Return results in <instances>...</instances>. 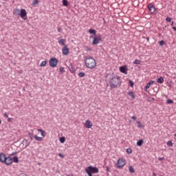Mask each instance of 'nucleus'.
I'll list each match as a JSON object with an SVG mask.
<instances>
[{
	"label": "nucleus",
	"mask_w": 176,
	"mask_h": 176,
	"mask_svg": "<svg viewBox=\"0 0 176 176\" xmlns=\"http://www.w3.org/2000/svg\"><path fill=\"white\" fill-rule=\"evenodd\" d=\"M13 14H14V16H20V9L16 8L15 10H14Z\"/></svg>",
	"instance_id": "nucleus-19"
},
{
	"label": "nucleus",
	"mask_w": 176,
	"mask_h": 176,
	"mask_svg": "<svg viewBox=\"0 0 176 176\" xmlns=\"http://www.w3.org/2000/svg\"><path fill=\"white\" fill-rule=\"evenodd\" d=\"M13 120V118H8L7 121L8 122H12Z\"/></svg>",
	"instance_id": "nucleus-46"
},
{
	"label": "nucleus",
	"mask_w": 176,
	"mask_h": 176,
	"mask_svg": "<svg viewBox=\"0 0 176 176\" xmlns=\"http://www.w3.org/2000/svg\"><path fill=\"white\" fill-rule=\"evenodd\" d=\"M78 76L80 77V78H84V76L86 75L85 74V72H80V73H78Z\"/></svg>",
	"instance_id": "nucleus-35"
},
{
	"label": "nucleus",
	"mask_w": 176,
	"mask_h": 176,
	"mask_svg": "<svg viewBox=\"0 0 176 176\" xmlns=\"http://www.w3.org/2000/svg\"><path fill=\"white\" fill-rule=\"evenodd\" d=\"M164 157H159L158 160H160V162H162V160H164Z\"/></svg>",
	"instance_id": "nucleus-48"
},
{
	"label": "nucleus",
	"mask_w": 176,
	"mask_h": 176,
	"mask_svg": "<svg viewBox=\"0 0 176 176\" xmlns=\"http://www.w3.org/2000/svg\"><path fill=\"white\" fill-rule=\"evenodd\" d=\"M166 145H168V146H173V141L169 140L167 142Z\"/></svg>",
	"instance_id": "nucleus-36"
},
{
	"label": "nucleus",
	"mask_w": 176,
	"mask_h": 176,
	"mask_svg": "<svg viewBox=\"0 0 176 176\" xmlns=\"http://www.w3.org/2000/svg\"><path fill=\"white\" fill-rule=\"evenodd\" d=\"M171 20H172V19L170 16H167L166 18V21H167V23H171Z\"/></svg>",
	"instance_id": "nucleus-39"
},
{
	"label": "nucleus",
	"mask_w": 176,
	"mask_h": 176,
	"mask_svg": "<svg viewBox=\"0 0 176 176\" xmlns=\"http://www.w3.org/2000/svg\"><path fill=\"white\" fill-rule=\"evenodd\" d=\"M105 168H106V171H107L108 173H111V170L109 169V166H106Z\"/></svg>",
	"instance_id": "nucleus-43"
},
{
	"label": "nucleus",
	"mask_w": 176,
	"mask_h": 176,
	"mask_svg": "<svg viewBox=\"0 0 176 176\" xmlns=\"http://www.w3.org/2000/svg\"><path fill=\"white\" fill-rule=\"evenodd\" d=\"M142 144H144V140L142 139L139 140L136 143L138 146H142Z\"/></svg>",
	"instance_id": "nucleus-22"
},
{
	"label": "nucleus",
	"mask_w": 176,
	"mask_h": 176,
	"mask_svg": "<svg viewBox=\"0 0 176 176\" xmlns=\"http://www.w3.org/2000/svg\"><path fill=\"white\" fill-rule=\"evenodd\" d=\"M6 159V155L3 153H0V162H1V163H4Z\"/></svg>",
	"instance_id": "nucleus-13"
},
{
	"label": "nucleus",
	"mask_w": 176,
	"mask_h": 176,
	"mask_svg": "<svg viewBox=\"0 0 176 176\" xmlns=\"http://www.w3.org/2000/svg\"><path fill=\"white\" fill-rule=\"evenodd\" d=\"M102 42V38L101 35L94 36V40L92 41L93 45H98V43H101Z\"/></svg>",
	"instance_id": "nucleus-6"
},
{
	"label": "nucleus",
	"mask_w": 176,
	"mask_h": 176,
	"mask_svg": "<svg viewBox=\"0 0 176 176\" xmlns=\"http://www.w3.org/2000/svg\"><path fill=\"white\" fill-rule=\"evenodd\" d=\"M1 123H2V121L0 120V124H1Z\"/></svg>",
	"instance_id": "nucleus-55"
},
{
	"label": "nucleus",
	"mask_w": 176,
	"mask_h": 176,
	"mask_svg": "<svg viewBox=\"0 0 176 176\" xmlns=\"http://www.w3.org/2000/svg\"><path fill=\"white\" fill-rule=\"evenodd\" d=\"M34 138H35V140H36V141H40V142L43 141V138H42L36 135H35L34 136Z\"/></svg>",
	"instance_id": "nucleus-25"
},
{
	"label": "nucleus",
	"mask_w": 176,
	"mask_h": 176,
	"mask_svg": "<svg viewBox=\"0 0 176 176\" xmlns=\"http://www.w3.org/2000/svg\"><path fill=\"white\" fill-rule=\"evenodd\" d=\"M65 42H66V41L64 38L60 39L58 41V43H59V45H61V46H65Z\"/></svg>",
	"instance_id": "nucleus-20"
},
{
	"label": "nucleus",
	"mask_w": 176,
	"mask_h": 176,
	"mask_svg": "<svg viewBox=\"0 0 176 176\" xmlns=\"http://www.w3.org/2000/svg\"><path fill=\"white\" fill-rule=\"evenodd\" d=\"M129 170L131 174H134L135 173V170H134V168H133L132 166H129Z\"/></svg>",
	"instance_id": "nucleus-23"
},
{
	"label": "nucleus",
	"mask_w": 176,
	"mask_h": 176,
	"mask_svg": "<svg viewBox=\"0 0 176 176\" xmlns=\"http://www.w3.org/2000/svg\"><path fill=\"white\" fill-rule=\"evenodd\" d=\"M109 85L111 90L113 89H118V87H120V86L122 85V80L120 79V77L118 75L112 76L111 78H110Z\"/></svg>",
	"instance_id": "nucleus-1"
},
{
	"label": "nucleus",
	"mask_w": 176,
	"mask_h": 176,
	"mask_svg": "<svg viewBox=\"0 0 176 176\" xmlns=\"http://www.w3.org/2000/svg\"><path fill=\"white\" fill-rule=\"evenodd\" d=\"M92 176H93V175H92ZM94 176H100V175H94Z\"/></svg>",
	"instance_id": "nucleus-56"
},
{
	"label": "nucleus",
	"mask_w": 176,
	"mask_h": 176,
	"mask_svg": "<svg viewBox=\"0 0 176 176\" xmlns=\"http://www.w3.org/2000/svg\"><path fill=\"white\" fill-rule=\"evenodd\" d=\"M47 62L46 60H43L41 62L40 67H45Z\"/></svg>",
	"instance_id": "nucleus-34"
},
{
	"label": "nucleus",
	"mask_w": 176,
	"mask_h": 176,
	"mask_svg": "<svg viewBox=\"0 0 176 176\" xmlns=\"http://www.w3.org/2000/svg\"><path fill=\"white\" fill-rule=\"evenodd\" d=\"M85 124L87 129H91V127H93V123H91V121H90L89 120H87L85 122Z\"/></svg>",
	"instance_id": "nucleus-12"
},
{
	"label": "nucleus",
	"mask_w": 176,
	"mask_h": 176,
	"mask_svg": "<svg viewBox=\"0 0 176 176\" xmlns=\"http://www.w3.org/2000/svg\"><path fill=\"white\" fill-rule=\"evenodd\" d=\"M172 28H173V30H174V31H176V27L175 26H173Z\"/></svg>",
	"instance_id": "nucleus-53"
},
{
	"label": "nucleus",
	"mask_w": 176,
	"mask_h": 176,
	"mask_svg": "<svg viewBox=\"0 0 176 176\" xmlns=\"http://www.w3.org/2000/svg\"><path fill=\"white\" fill-rule=\"evenodd\" d=\"M38 164H41V163H38Z\"/></svg>",
	"instance_id": "nucleus-61"
},
{
	"label": "nucleus",
	"mask_w": 176,
	"mask_h": 176,
	"mask_svg": "<svg viewBox=\"0 0 176 176\" xmlns=\"http://www.w3.org/2000/svg\"><path fill=\"white\" fill-rule=\"evenodd\" d=\"M108 77V74H107V76H106V78H107Z\"/></svg>",
	"instance_id": "nucleus-58"
},
{
	"label": "nucleus",
	"mask_w": 176,
	"mask_h": 176,
	"mask_svg": "<svg viewBox=\"0 0 176 176\" xmlns=\"http://www.w3.org/2000/svg\"><path fill=\"white\" fill-rule=\"evenodd\" d=\"M150 101H155V98H151V99L150 100Z\"/></svg>",
	"instance_id": "nucleus-54"
},
{
	"label": "nucleus",
	"mask_w": 176,
	"mask_h": 176,
	"mask_svg": "<svg viewBox=\"0 0 176 176\" xmlns=\"http://www.w3.org/2000/svg\"><path fill=\"white\" fill-rule=\"evenodd\" d=\"M69 71H70L72 74L76 71V69H75V67L72 65V64H70L68 67Z\"/></svg>",
	"instance_id": "nucleus-16"
},
{
	"label": "nucleus",
	"mask_w": 176,
	"mask_h": 176,
	"mask_svg": "<svg viewBox=\"0 0 176 176\" xmlns=\"http://www.w3.org/2000/svg\"><path fill=\"white\" fill-rule=\"evenodd\" d=\"M90 38H93V36H90Z\"/></svg>",
	"instance_id": "nucleus-59"
},
{
	"label": "nucleus",
	"mask_w": 176,
	"mask_h": 176,
	"mask_svg": "<svg viewBox=\"0 0 176 176\" xmlns=\"http://www.w3.org/2000/svg\"><path fill=\"white\" fill-rule=\"evenodd\" d=\"M14 155H17V151H14L11 154H10V156H14Z\"/></svg>",
	"instance_id": "nucleus-42"
},
{
	"label": "nucleus",
	"mask_w": 176,
	"mask_h": 176,
	"mask_svg": "<svg viewBox=\"0 0 176 176\" xmlns=\"http://www.w3.org/2000/svg\"><path fill=\"white\" fill-rule=\"evenodd\" d=\"M19 16L21 19H23V20H27V18H25L27 17V11L25 9H21Z\"/></svg>",
	"instance_id": "nucleus-8"
},
{
	"label": "nucleus",
	"mask_w": 176,
	"mask_h": 176,
	"mask_svg": "<svg viewBox=\"0 0 176 176\" xmlns=\"http://www.w3.org/2000/svg\"><path fill=\"white\" fill-rule=\"evenodd\" d=\"M175 137H176V133L175 134Z\"/></svg>",
	"instance_id": "nucleus-60"
},
{
	"label": "nucleus",
	"mask_w": 176,
	"mask_h": 176,
	"mask_svg": "<svg viewBox=\"0 0 176 176\" xmlns=\"http://www.w3.org/2000/svg\"><path fill=\"white\" fill-rule=\"evenodd\" d=\"M128 96H129V97H131L132 100L135 99V96L134 95V92L133 91H129Z\"/></svg>",
	"instance_id": "nucleus-21"
},
{
	"label": "nucleus",
	"mask_w": 176,
	"mask_h": 176,
	"mask_svg": "<svg viewBox=\"0 0 176 176\" xmlns=\"http://www.w3.org/2000/svg\"><path fill=\"white\" fill-rule=\"evenodd\" d=\"M131 119H132V120H137V117H135V116H132V117H131Z\"/></svg>",
	"instance_id": "nucleus-45"
},
{
	"label": "nucleus",
	"mask_w": 176,
	"mask_h": 176,
	"mask_svg": "<svg viewBox=\"0 0 176 176\" xmlns=\"http://www.w3.org/2000/svg\"><path fill=\"white\" fill-rule=\"evenodd\" d=\"M21 175H24V174H23V173H21Z\"/></svg>",
	"instance_id": "nucleus-57"
},
{
	"label": "nucleus",
	"mask_w": 176,
	"mask_h": 176,
	"mask_svg": "<svg viewBox=\"0 0 176 176\" xmlns=\"http://www.w3.org/2000/svg\"><path fill=\"white\" fill-rule=\"evenodd\" d=\"M154 83H155V81L153 80H151L150 82H148L144 88V91H148V89L151 87V85H153Z\"/></svg>",
	"instance_id": "nucleus-14"
},
{
	"label": "nucleus",
	"mask_w": 176,
	"mask_h": 176,
	"mask_svg": "<svg viewBox=\"0 0 176 176\" xmlns=\"http://www.w3.org/2000/svg\"><path fill=\"white\" fill-rule=\"evenodd\" d=\"M158 44L160 45V46H163L164 45V41L162 40L159 41Z\"/></svg>",
	"instance_id": "nucleus-41"
},
{
	"label": "nucleus",
	"mask_w": 176,
	"mask_h": 176,
	"mask_svg": "<svg viewBox=\"0 0 176 176\" xmlns=\"http://www.w3.org/2000/svg\"><path fill=\"white\" fill-rule=\"evenodd\" d=\"M126 153H128V155H131V153H133V150L130 148H126Z\"/></svg>",
	"instance_id": "nucleus-32"
},
{
	"label": "nucleus",
	"mask_w": 176,
	"mask_h": 176,
	"mask_svg": "<svg viewBox=\"0 0 176 176\" xmlns=\"http://www.w3.org/2000/svg\"><path fill=\"white\" fill-rule=\"evenodd\" d=\"M143 38H144L146 41H147V42H149V37H143Z\"/></svg>",
	"instance_id": "nucleus-50"
},
{
	"label": "nucleus",
	"mask_w": 176,
	"mask_h": 176,
	"mask_svg": "<svg viewBox=\"0 0 176 176\" xmlns=\"http://www.w3.org/2000/svg\"><path fill=\"white\" fill-rule=\"evenodd\" d=\"M59 156L60 157H61L62 159H64V155L59 153Z\"/></svg>",
	"instance_id": "nucleus-47"
},
{
	"label": "nucleus",
	"mask_w": 176,
	"mask_h": 176,
	"mask_svg": "<svg viewBox=\"0 0 176 176\" xmlns=\"http://www.w3.org/2000/svg\"><path fill=\"white\" fill-rule=\"evenodd\" d=\"M129 85H130L131 87H134V82L133 80H129Z\"/></svg>",
	"instance_id": "nucleus-40"
},
{
	"label": "nucleus",
	"mask_w": 176,
	"mask_h": 176,
	"mask_svg": "<svg viewBox=\"0 0 176 176\" xmlns=\"http://www.w3.org/2000/svg\"><path fill=\"white\" fill-rule=\"evenodd\" d=\"M3 117L8 118H9V115H8L6 113H4Z\"/></svg>",
	"instance_id": "nucleus-44"
},
{
	"label": "nucleus",
	"mask_w": 176,
	"mask_h": 176,
	"mask_svg": "<svg viewBox=\"0 0 176 176\" xmlns=\"http://www.w3.org/2000/svg\"><path fill=\"white\" fill-rule=\"evenodd\" d=\"M99 171L98 168L96 166H89L85 168V173L88 176H93V174H97Z\"/></svg>",
	"instance_id": "nucleus-3"
},
{
	"label": "nucleus",
	"mask_w": 176,
	"mask_h": 176,
	"mask_svg": "<svg viewBox=\"0 0 176 176\" xmlns=\"http://www.w3.org/2000/svg\"><path fill=\"white\" fill-rule=\"evenodd\" d=\"M57 31L58 32H61V28H58Z\"/></svg>",
	"instance_id": "nucleus-49"
},
{
	"label": "nucleus",
	"mask_w": 176,
	"mask_h": 176,
	"mask_svg": "<svg viewBox=\"0 0 176 176\" xmlns=\"http://www.w3.org/2000/svg\"><path fill=\"white\" fill-rule=\"evenodd\" d=\"M170 25L173 27L174 25V21H172Z\"/></svg>",
	"instance_id": "nucleus-52"
},
{
	"label": "nucleus",
	"mask_w": 176,
	"mask_h": 176,
	"mask_svg": "<svg viewBox=\"0 0 176 176\" xmlns=\"http://www.w3.org/2000/svg\"><path fill=\"white\" fill-rule=\"evenodd\" d=\"M3 163L6 164V166H10V164L13 163V160L10 157H6Z\"/></svg>",
	"instance_id": "nucleus-9"
},
{
	"label": "nucleus",
	"mask_w": 176,
	"mask_h": 176,
	"mask_svg": "<svg viewBox=\"0 0 176 176\" xmlns=\"http://www.w3.org/2000/svg\"><path fill=\"white\" fill-rule=\"evenodd\" d=\"M62 3H63V6H68V1H67V0H63Z\"/></svg>",
	"instance_id": "nucleus-30"
},
{
	"label": "nucleus",
	"mask_w": 176,
	"mask_h": 176,
	"mask_svg": "<svg viewBox=\"0 0 176 176\" xmlns=\"http://www.w3.org/2000/svg\"><path fill=\"white\" fill-rule=\"evenodd\" d=\"M23 145L25 144V146L23 147V149H25V148H27L28 146H30V142H28L26 139H24L23 141H22V143Z\"/></svg>",
	"instance_id": "nucleus-15"
},
{
	"label": "nucleus",
	"mask_w": 176,
	"mask_h": 176,
	"mask_svg": "<svg viewBox=\"0 0 176 176\" xmlns=\"http://www.w3.org/2000/svg\"><path fill=\"white\" fill-rule=\"evenodd\" d=\"M28 136L30 137L31 141H32V140H34V133H28Z\"/></svg>",
	"instance_id": "nucleus-33"
},
{
	"label": "nucleus",
	"mask_w": 176,
	"mask_h": 176,
	"mask_svg": "<svg viewBox=\"0 0 176 176\" xmlns=\"http://www.w3.org/2000/svg\"><path fill=\"white\" fill-rule=\"evenodd\" d=\"M86 50H87V52H88V50H91V49L89 47H87Z\"/></svg>",
	"instance_id": "nucleus-51"
},
{
	"label": "nucleus",
	"mask_w": 176,
	"mask_h": 176,
	"mask_svg": "<svg viewBox=\"0 0 176 176\" xmlns=\"http://www.w3.org/2000/svg\"><path fill=\"white\" fill-rule=\"evenodd\" d=\"M60 74H64L65 72V69L63 67H61L59 69Z\"/></svg>",
	"instance_id": "nucleus-38"
},
{
	"label": "nucleus",
	"mask_w": 176,
	"mask_h": 176,
	"mask_svg": "<svg viewBox=\"0 0 176 176\" xmlns=\"http://www.w3.org/2000/svg\"><path fill=\"white\" fill-rule=\"evenodd\" d=\"M62 53L64 54V56L68 55V53H69V49L68 48V46H64V47L62 49Z\"/></svg>",
	"instance_id": "nucleus-10"
},
{
	"label": "nucleus",
	"mask_w": 176,
	"mask_h": 176,
	"mask_svg": "<svg viewBox=\"0 0 176 176\" xmlns=\"http://www.w3.org/2000/svg\"><path fill=\"white\" fill-rule=\"evenodd\" d=\"M156 82H157V83H160V85H162V83L164 82V78L163 77H160L156 79Z\"/></svg>",
	"instance_id": "nucleus-17"
},
{
	"label": "nucleus",
	"mask_w": 176,
	"mask_h": 176,
	"mask_svg": "<svg viewBox=\"0 0 176 176\" xmlns=\"http://www.w3.org/2000/svg\"><path fill=\"white\" fill-rule=\"evenodd\" d=\"M88 32L89 34H92L93 35H96V34H97V31L96 30L91 29V28L89 30Z\"/></svg>",
	"instance_id": "nucleus-24"
},
{
	"label": "nucleus",
	"mask_w": 176,
	"mask_h": 176,
	"mask_svg": "<svg viewBox=\"0 0 176 176\" xmlns=\"http://www.w3.org/2000/svg\"><path fill=\"white\" fill-rule=\"evenodd\" d=\"M37 131H38V133H41L42 137H46V132L45 131L41 129H37Z\"/></svg>",
	"instance_id": "nucleus-18"
},
{
	"label": "nucleus",
	"mask_w": 176,
	"mask_h": 176,
	"mask_svg": "<svg viewBox=\"0 0 176 176\" xmlns=\"http://www.w3.org/2000/svg\"><path fill=\"white\" fill-rule=\"evenodd\" d=\"M127 71H129V69L126 66H121L120 67V72H122V74H127Z\"/></svg>",
	"instance_id": "nucleus-11"
},
{
	"label": "nucleus",
	"mask_w": 176,
	"mask_h": 176,
	"mask_svg": "<svg viewBox=\"0 0 176 176\" xmlns=\"http://www.w3.org/2000/svg\"><path fill=\"white\" fill-rule=\"evenodd\" d=\"M85 64L87 68L89 69H93V68H96L97 66V63L96 62V59L92 56H85Z\"/></svg>",
	"instance_id": "nucleus-2"
},
{
	"label": "nucleus",
	"mask_w": 176,
	"mask_h": 176,
	"mask_svg": "<svg viewBox=\"0 0 176 176\" xmlns=\"http://www.w3.org/2000/svg\"><path fill=\"white\" fill-rule=\"evenodd\" d=\"M174 103V100H171V99H168L166 100V104H173Z\"/></svg>",
	"instance_id": "nucleus-37"
},
{
	"label": "nucleus",
	"mask_w": 176,
	"mask_h": 176,
	"mask_svg": "<svg viewBox=\"0 0 176 176\" xmlns=\"http://www.w3.org/2000/svg\"><path fill=\"white\" fill-rule=\"evenodd\" d=\"M133 64H135L136 65H140V64H141V60H140L139 59H135Z\"/></svg>",
	"instance_id": "nucleus-26"
},
{
	"label": "nucleus",
	"mask_w": 176,
	"mask_h": 176,
	"mask_svg": "<svg viewBox=\"0 0 176 176\" xmlns=\"http://www.w3.org/2000/svg\"><path fill=\"white\" fill-rule=\"evenodd\" d=\"M58 63V60H57V58H51L49 60L50 66L52 67V68H54L55 67H57V64Z\"/></svg>",
	"instance_id": "nucleus-7"
},
{
	"label": "nucleus",
	"mask_w": 176,
	"mask_h": 176,
	"mask_svg": "<svg viewBox=\"0 0 176 176\" xmlns=\"http://www.w3.org/2000/svg\"><path fill=\"white\" fill-rule=\"evenodd\" d=\"M59 141L61 144H64V142H65V137H61Z\"/></svg>",
	"instance_id": "nucleus-31"
},
{
	"label": "nucleus",
	"mask_w": 176,
	"mask_h": 176,
	"mask_svg": "<svg viewBox=\"0 0 176 176\" xmlns=\"http://www.w3.org/2000/svg\"><path fill=\"white\" fill-rule=\"evenodd\" d=\"M137 123H138V127L139 129H142V127H144V125L141 123V121H138Z\"/></svg>",
	"instance_id": "nucleus-29"
},
{
	"label": "nucleus",
	"mask_w": 176,
	"mask_h": 176,
	"mask_svg": "<svg viewBox=\"0 0 176 176\" xmlns=\"http://www.w3.org/2000/svg\"><path fill=\"white\" fill-rule=\"evenodd\" d=\"M12 159V162H14V163H19V157H17V156H14Z\"/></svg>",
	"instance_id": "nucleus-28"
},
{
	"label": "nucleus",
	"mask_w": 176,
	"mask_h": 176,
	"mask_svg": "<svg viewBox=\"0 0 176 176\" xmlns=\"http://www.w3.org/2000/svg\"><path fill=\"white\" fill-rule=\"evenodd\" d=\"M38 3H39V0H34L32 1V6H36V5H38Z\"/></svg>",
	"instance_id": "nucleus-27"
},
{
	"label": "nucleus",
	"mask_w": 176,
	"mask_h": 176,
	"mask_svg": "<svg viewBox=\"0 0 176 176\" xmlns=\"http://www.w3.org/2000/svg\"><path fill=\"white\" fill-rule=\"evenodd\" d=\"M147 9L149 11L150 14H157V9L155 8V6L152 3H148Z\"/></svg>",
	"instance_id": "nucleus-4"
},
{
	"label": "nucleus",
	"mask_w": 176,
	"mask_h": 176,
	"mask_svg": "<svg viewBox=\"0 0 176 176\" xmlns=\"http://www.w3.org/2000/svg\"><path fill=\"white\" fill-rule=\"evenodd\" d=\"M126 166V160L123 158H120L118 160V162L116 163V167L117 168H123Z\"/></svg>",
	"instance_id": "nucleus-5"
}]
</instances>
